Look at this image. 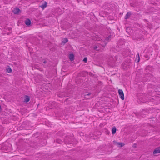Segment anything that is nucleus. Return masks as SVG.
I'll list each match as a JSON object with an SVG mask.
<instances>
[{
	"instance_id": "12",
	"label": "nucleus",
	"mask_w": 160,
	"mask_h": 160,
	"mask_svg": "<svg viewBox=\"0 0 160 160\" xmlns=\"http://www.w3.org/2000/svg\"><path fill=\"white\" fill-rule=\"evenodd\" d=\"M135 39L137 40H138V41H140L141 40L142 41L144 39L143 38L142 36H141L140 37V38H138L137 37H136Z\"/></svg>"
},
{
	"instance_id": "19",
	"label": "nucleus",
	"mask_w": 160,
	"mask_h": 160,
	"mask_svg": "<svg viewBox=\"0 0 160 160\" xmlns=\"http://www.w3.org/2000/svg\"><path fill=\"white\" fill-rule=\"evenodd\" d=\"M47 62L46 60H44L43 62V63L44 64H46V63H47Z\"/></svg>"
},
{
	"instance_id": "18",
	"label": "nucleus",
	"mask_w": 160,
	"mask_h": 160,
	"mask_svg": "<svg viewBox=\"0 0 160 160\" xmlns=\"http://www.w3.org/2000/svg\"><path fill=\"white\" fill-rule=\"evenodd\" d=\"M130 61L129 60V62L127 64H125V63H124V64L125 65H127V66H129L130 65Z\"/></svg>"
},
{
	"instance_id": "22",
	"label": "nucleus",
	"mask_w": 160,
	"mask_h": 160,
	"mask_svg": "<svg viewBox=\"0 0 160 160\" xmlns=\"http://www.w3.org/2000/svg\"><path fill=\"white\" fill-rule=\"evenodd\" d=\"M109 37H107V38H106V40H108L109 39Z\"/></svg>"
},
{
	"instance_id": "17",
	"label": "nucleus",
	"mask_w": 160,
	"mask_h": 160,
	"mask_svg": "<svg viewBox=\"0 0 160 160\" xmlns=\"http://www.w3.org/2000/svg\"><path fill=\"white\" fill-rule=\"evenodd\" d=\"M88 59L86 57L83 60V61L86 63Z\"/></svg>"
},
{
	"instance_id": "14",
	"label": "nucleus",
	"mask_w": 160,
	"mask_h": 160,
	"mask_svg": "<svg viewBox=\"0 0 160 160\" xmlns=\"http://www.w3.org/2000/svg\"><path fill=\"white\" fill-rule=\"evenodd\" d=\"M117 144L119 145L120 147H122L124 145V144L123 143L121 142H117Z\"/></svg>"
},
{
	"instance_id": "10",
	"label": "nucleus",
	"mask_w": 160,
	"mask_h": 160,
	"mask_svg": "<svg viewBox=\"0 0 160 160\" xmlns=\"http://www.w3.org/2000/svg\"><path fill=\"white\" fill-rule=\"evenodd\" d=\"M68 41V39L67 38H64L62 41V44L64 45L67 43Z\"/></svg>"
},
{
	"instance_id": "20",
	"label": "nucleus",
	"mask_w": 160,
	"mask_h": 160,
	"mask_svg": "<svg viewBox=\"0 0 160 160\" xmlns=\"http://www.w3.org/2000/svg\"><path fill=\"white\" fill-rule=\"evenodd\" d=\"M128 29H129V28H127L126 29V31L127 32H128V31H127V30H128Z\"/></svg>"
},
{
	"instance_id": "9",
	"label": "nucleus",
	"mask_w": 160,
	"mask_h": 160,
	"mask_svg": "<svg viewBox=\"0 0 160 160\" xmlns=\"http://www.w3.org/2000/svg\"><path fill=\"white\" fill-rule=\"evenodd\" d=\"M116 131V129L115 127H113L112 130V134H115Z\"/></svg>"
},
{
	"instance_id": "21",
	"label": "nucleus",
	"mask_w": 160,
	"mask_h": 160,
	"mask_svg": "<svg viewBox=\"0 0 160 160\" xmlns=\"http://www.w3.org/2000/svg\"><path fill=\"white\" fill-rule=\"evenodd\" d=\"M97 47H94V49H97Z\"/></svg>"
},
{
	"instance_id": "11",
	"label": "nucleus",
	"mask_w": 160,
	"mask_h": 160,
	"mask_svg": "<svg viewBox=\"0 0 160 160\" xmlns=\"http://www.w3.org/2000/svg\"><path fill=\"white\" fill-rule=\"evenodd\" d=\"M140 61V57L139 54L138 53L136 55V58L135 59V61L137 62H138Z\"/></svg>"
},
{
	"instance_id": "16",
	"label": "nucleus",
	"mask_w": 160,
	"mask_h": 160,
	"mask_svg": "<svg viewBox=\"0 0 160 160\" xmlns=\"http://www.w3.org/2000/svg\"><path fill=\"white\" fill-rule=\"evenodd\" d=\"M56 142L58 143H61L62 141L61 140L59 139H57L56 140Z\"/></svg>"
},
{
	"instance_id": "4",
	"label": "nucleus",
	"mask_w": 160,
	"mask_h": 160,
	"mask_svg": "<svg viewBox=\"0 0 160 160\" xmlns=\"http://www.w3.org/2000/svg\"><path fill=\"white\" fill-rule=\"evenodd\" d=\"M25 23L26 25L29 26L31 24V21L30 19L28 18L25 20Z\"/></svg>"
},
{
	"instance_id": "7",
	"label": "nucleus",
	"mask_w": 160,
	"mask_h": 160,
	"mask_svg": "<svg viewBox=\"0 0 160 160\" xmlns=\"http://www.w3.org/2000/svg\"><path fill=\"white\" fill-rule=\"evenodd\" d=\"M69 58L71 61L74 60V55L73 54H71L69 55Z\"/></svg>"
},
{
	"instance_id": "8",
	"label": "nucleus",
	"mask_w": 160,
	"mask_h": 160,
	"mask_svg": "<svg viewBox=\"0 0 160 160\" xmlns=\"http://www.w3.org/2000/svg\"><path fill=\"white\" fill-rule=\"evenodd\" d=\"M47 6V3L46 2H45L44 4H42L41 6V7L42 9H44L45 8H46Z\"/></svg>"
},
{
	"instance_id": "3",
	"label": "nucleus",
	"mask_w": 160,
	"mask_h": 160,
	"mask_svg": "<svg viewBox=\"0 0 160 160\" xmlns=\"http://www.w3.org/2000/svg\"><path fill=\"white\" fill-rule=\"evenodd\" d=\"M160 152V146L156 148L153 152L154 154L158 153Z\"/></svg>"
},
{
	"instance_id": "1",
	"label": "nucleus",
	"mask_w": 160,
	"mask_h": 160,
	"mask_svg": "<svg viewBox=\"0 0 160 160\" xmlns=\"http://www.w3.org/2000/svg\"><path fill=\"white\" fill-rule=\"evenodd\" d=\"M118 94L121 99L122 100H124V94L122 90H118Z\"/></svg>"
},
{
	"instance_id": "6",
	"label": "nucleus",
	"mask_w": 160,
	"mask_h": 160,
	"mask_svg": "<svg viewBox=\"0 0 160 160\" xmlns=\"http://www.w3.org/2000/svg\"><path fill=\"white\" fill-rule=\"evenodd\" d=\"M131 15V13L130 12H128L125 16L124 18L125 19H127Z\"/></svg>"
},
{
	"instance_id": "15",
	"label": "nucleus",
	"mask_w": 160,
	"mask_h": 160,
	"mask_svg": "<svg viewBox=\"0 0 160 160\" xmlns=\"http://www.w3.org/2000/svg\"><path fill=\"white\" fill-rule=\"evenodd\" d=\"M91 94V93H88V94H85V97L86 98H88V96L90 95Z\"/></svg>"
},
{
	"instance_id": "13",
	"label": "nucleus",
	"mask_w": 160,
	"mask_h": 160,
	"mask_svg": "<svg viewBox=\"0 0 160 160\" xmlns=\"http://www.w3.org/2000/svg\"><path fill=\"white\" fill-rule=\"evenodd\" d=\"M6 71L7 72L9 73H11L12 72V69L9 66H8V68H7Z\"/></svg>"
},
{
	"instance_id": "2",
	"label": "nucleus",
	"mask_w": 160,
	"mask_h": 160,
	"mask_svg": "<svg viewBox=\"0 0 160 160\" xmlns=\"http://www.w3.org/2000/svg\"><path fill=\"white\" fill-rule=\"evenodd\" d=\"M20 11V9L19 8H14L12 12L14 14H17L19 13Z\"/></svg>"
},
{
	"instance_id": "5",
	"label": "nucleus",
	"mask_w": 160,
	"mask_h": 160,
	"mask_svg": "<svg viewBox=\"0 0 160 160\" xmlns=\"http://www.w3.org/2000/svg\"><path fill=\"white\" fill-rule=\"evenodd\" d=\"M30 100V97L27 95H25V99L24 100V102H28Z\"/></svg>"
}]
</instances>
